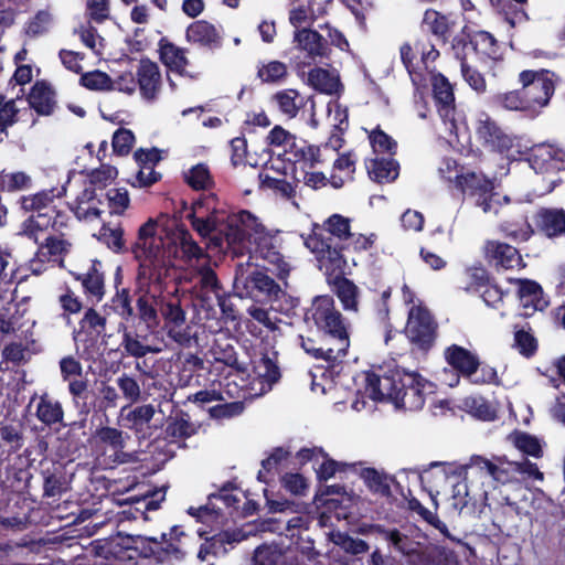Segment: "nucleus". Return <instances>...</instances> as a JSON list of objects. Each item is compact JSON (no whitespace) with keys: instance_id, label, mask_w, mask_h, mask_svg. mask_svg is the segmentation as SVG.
I'll return each mask as SVG.
<instances>
[{"instance_id":"obj_1","label":"nucleus","mask_w":565,"mask_h":565,"mask_svg":"<svg viewBox=\"0 0 565 565\" xmlns=\"http://www.w3.org/2000/svg\"><path fill=\"white\" fill-rule=\"evenodd\" d=\"M131 252L139 263L134 289V296L137 297L136 311L132 318L159 326V309L156 308V297L150 294V287H166L175 279L177 268L163 248L162 237L158 235L157 220L150 217L139 227Z\"/></svg>"},{"instance_id":"obj_2","label":"nucleus","mask_w":565,"mask_h":565,"mask_svg":"<svg viewBox=\"0 0 565 565\" xmlns=\"http://www.w3.org/2000/svg\"><path fill=\"white\" fill-rule=\"evenodd\" d=\"M303 238L305 246L315 255L318 266L330 258H341L358 266V257L371 249L377 235L351 232V220L341 214L330 215L322 224L312 223L310 233Z\"/></svg>"},{"instance_id":"obj_3","label":"nucleus","mask_w":565,"mask_h":565,"mask_svg":"<svg viewBox=\"0 0 565 565\" xmlns=\"http://www.w3.org/2000/svg\"><path fill=\"white\" fill-rule=\"evenodd\" d=\"M431 386L418 372H407L399 366L380 367L379 372L365 373V392L371 399L388 401L408 411L424 407L425 391Z\"/></svg>"},{"instance_id":"obj_4","label":"nucleus","mask_w":565,"mask_h":565,"mask_svg":"<svg viewBox=\"0 0 565 565\" xmlns=\"http://www.w3.org/2000/svg\"><path fill=\"white\" fill-rule=\"evenodd\" d=\"M92 553L106 561L130 562L138 558L153 559L158 564L170 553L167 547L157 543V537L147 535H130L120 532L108 537L98 539L90 543ZM174 552L178 550L174 548Z\"/></svg>"},{"instance_id":"obj_5","label":"nucleus","mask_w":565,"mask_h":565,"mask_svg":"<svg viewBox=\"0 0 565 565\" xmlns=\"http://www.w3.org/2000/svg\"><path fill=\"white\" fill-rule=\"evenodd\" d=\"M54 190L40 191L21 198V207L32 214L21 224L19 235L39 243V235L51 230L61 233L67 227L70 216L54 203Z\"/></svg>"},{"instance_id":"obj_6","label":"nucleus","mask_w":565,"mask_h":565,"mask_svg":"<svg viewBox=\"0 0 565 565\" xmlns=\"http://www.w3.org/2000/svg\"><path fill=\"white\" fill-rule=\"evenodd\" d=\"M305 322L317 327L322 332V341H331L348 352L350 337L342 313L335 308L334 299L329 296H317L305 312Z\"/></svg>"},{"instance_id":"obj_7","label":"nucleus","mask_w":565,"mask_h":565,"mask_svg":"<svg viewBox=\"0 0 565 565\" xmlns=\"http://www.w3.org/2000/svg\"><path fill=\"white\" fill-rule=\"evenodd\" d=\"M456 185L462 194L471 200L484 213L498 214L503 204L510 203L508 195L495 191L494 180L483 173L467 172L456 175Z\"/></svg>"},{"instance_id":"obj_8","label":"nucleus","mask_w":565,"mask_h":565,"mask_svg":"<svg viewBox=\"0 0 565 565\" xmlns=\"http://www.w3.org/2000/svg\"><path fill=\"white\" fill-rule=\"evenodd\" d=\"M266 231L264 224L256 215L247 210L226 214L223 224V235L215 237V247L241 248L250 241L253 235H262Z\"/></svg>"},{"instance_id":"obj_9","label":"nucleus","mask_w":565,"mask_h":565,"mask_svg":"<svg viewBox=\"0 0 565 565\" xmlns=\"http://www.w3.org/2000/svg\"><path fill=\"white\" fill-rule=\"evenodd\" d=\"M117 169L109 164H102L100 168L89 172L88 184L70 206L78 221L92 222L102 216L103 211H98L97 207H85L81 204L96 199L97 192L104 195L106 188L117 178Z\"/></svg>"},{"instance_id":"obj_10","label":"nucleus","mask_w":565,"mask_h":565,"mask_svg":"<svg viewBox=\"0 0 565 565\" xmlns=\"http://www.w3.org/2000/svg\"><path fill=\"white\" fill-rule=\"evenodd\" d=\"M353 267L351 262L341 258H330L324 262L323 266L318 268L326 275L327 281L333 287V291L342 303L345 311H359V287L349 278L345 277L350 274Z\"/></svg>"},{"instance_id":"obj_11","label":"nucleus","mask_w":565,"mask_h":565,"mask_svg":"<svg viewBox=\"0 0 565 565\" xmlns=\"http://www.w3.org/2000/svg\"><path fill=\"white\" fill-rule=\"evenodd\" d=\"M216 195L202 196L193 202L188 218L193 230L203 238L209 237L215 246V237L223 235L225 211L216 207Z\"/></svg>"},{"instance_id":"obj_12","label":"nucleus","mask_w":565,"mask_h":565,"mask_svg":"<svg viewBox=\"0 0 565 565\" xmlns=\"http://www.w3.org/2000/svg\"><path fill=\"white\" fill-rule=\"evenodd\" d=\"M555 73L546 68L524 70L519 74V83L532 111L548 105L555 92Z\"/></svg>"},{"instance_id":"obj_13","label":"nucleus","mask_w":565,"mask_h":565,"mask_svg":"<svg viewBox=\"0 0 565 565\" xmlns=\"http://www.w3.org/2000/svg\"><path fill=\"white\" fill-rule=\"evenodd\" d=\"M405 334L418 351L426 354L435 345L438 323L427 308L413 306L408 311Z\"/></svg>"},{"instance_id":"obj_14","label":"nucleus","mask_w":565,"mask_h":565,"mask_svg":"<svg viewBox=\"0 0 565 565\" xmlns=\"http://www.w3.org/2000/svg\"><path fill=\"white\" fill-rule=\"evenodd\" d=\"M294 50L299 52L294 60L298 68L329 61L331 49L327 39L317 30L302 28L294 32Z\"/></svg>"},{"instance_id":"obj_15","label":"nucleus","mask_w":565,"mask_h":565,"mask_svg":"<svg viewBox=\"0 0 565 565\" xmlns=\"http://www.w3.org/2000/svg\"><path fill=\"white\" fill-rule=\"evenodd\" d=\"M234 287L257 302H273L284 294L280 286L265 271L254 268L235 276Z\"/></svg>"},{"instance_id":"obj_16","label":"nucleus","mask_w":565,"mask_h":565,"mask_svg":"<svg viewBox=\"0 0 565 565\" xmlns=\"http://www.w3.org/2000/svg\"><path fill=\"white\" fill-rule=\"evenodd\" d=\"M488 466H491V460L481 455H472L465 465L455 463L458 484L466 486L468 494H489L492 475Z\"/></svg>"},{"instance_id":"obj_17","label":"nucleus","mask_w":565,"mask_h":565,"mask_svg":"<svg viewBox=\"0 0 565 565\" xmlns=\"http://www.w3.org/2000/svg\"><path fill=\"white\" fill-rule=\"evenodd\" d=\"M420 490L426 494H440L448 487L451 488L452 494H468L466 486L458 484L455 462H431L427 469L420 471Z\"/></svg>"},{"instance_id":"obj_18","label":"nucleus","mask_w":565,"mask_h":565,"mask_svg":"<svg viewBox=\"0 0 565 565\" xmlns=\"http://www.w3.org/2000/svg\"><path fill=\"white\" fill-rule=\"evenodd\" d=\"M475 131L480 145L491 152L507 154L514 146V138L487 113L480 114Z\"/></svg>"},{"instance_id":"obj_19","label":"nucleus","mask_w":565,"mask_h":565,"mask_svg":"<svg viewBox=\"0 0 565 565\" xmlns=\"http://www.w3.org/2000/svg\"><path fill=\"white\" fill-rule=\"evenodd\" d=\"M28 407H34V417L45 427L66 426L62 403L47 391L42 393L34 392Z\"/></svg>"},{"instance_id":"obj_20","label":"nucleus","mask_w":565,"mask_h":565,"mask_svg":"<svg viewBox=\"0 0 565 565\" xmlns=\"http://www.w3.org/2000/svg\"><path fill=\"white\" fill-rule=\"evenodd\" d=\"M167 497H127L125 500H117L118 505L126 507L119 514L122 520L151 522L158 519L161 504Z\"/></svg>"},{"instance_id":"obj_21","label":"nucleus","mask_w":565,"mask_h":565,"mask_svg":"<svg viewBox=\"0 0 565 565\" xmlns=\"http://www.w3.org/2000/svg\"><path fill=\"white\" fill-rule=\"evenodd\" d=\"M484 258L497 270L524 268L526 266L516 247L500 241H487Z\"/></svg>"},{"instance_id":"obj_22","label":"nucleus","mask_w":565,"mask_h":565,"mask_svg":"<svg viewBox=\"0 0 565 565\" xmlns=\"http://www.w3.org/2000/svg\"><path fill=\"white\" fill-rule=\"evenodd\" d=\"M136 77L141 97L147 102H154L162 87L159 65L147 56L141 57Z\"/></svg>"},{"instance_id":"obj_23","label":"nucleus","mask_w":565,"mask_h":565,"mask_svg":"<svg viewBox=\"0 0 565 565\" xmlns=\"http://www.w3.org/2000/svg\"><path fill=\"white\" fill-rule=\"evenodd\" d=\"M444 359L463 379L472 380L478 374L481 361L476 352L459 344H451L444 350Z\"/></svg>"},{"instance_id":"obj_24","label":"nucleus","mask_w":565,"mask_h":565,"mask_svg":"<svg viewBox=\"0 0 565 565\" xmlns=\"http://www.w3.org/2000/svg\"><path fill=\"white\" fill-rule=\"evenodd\" d=\"M534 230L542 236L554 239L565 236V210L540 207L533 215Z\"/></svg>"},{"instance_id":"obj_25","label":"nucleus","mask_w":565,"mask_h":565,"mask_svg":"<svg viewBox=\"0 0 565 565\" xmlns=\"http://www.w3.org/2000/svg\"><path fill=\"white\" fill-rule=\"evenodd\" d=\"M355 473H352L351 484L355 480H362L365 487L373 494H393L392 476L383 469L364 467V462H355Z\"/></svg>"},{"instance_id":"obj_26","label":"nucleus","mask_w":565,"mask_h":565,"mask_svg":"<svg viewBox=\"0 0 565 565\" xmlns=\"http://www.w3.org/2000/svg\"><path fill=\"white\" fill-rule=\"evenodd\" d=\"M107 320L93 307L85 310L78 321V330H74L75 341L84 343L85 348L93 347L106 329Z\"/></svg>"},{"instance_id":"obj_27","label":"nucleus","mask_w":565,"mask_h":565,"mask_svg":"<svg viewBox=\"0 0 565 565\" xmlns=\"http://www.w3.org/2000/svg\"><path fill=\"white\" fill-rule=\"evenodd\" d=\"M287 161L299 166L302 171L312 170L326 160L322 158L321 148L309 143L305 139L291 141L286 150Z\"/></svg>"},{"instance_id":"obj_28","label":"nucleus","mask_w":565,"mask_h":565,"mask_svg":"<svg viewBox=\"0 0 565 565\" xmlns=\"http://www.w3.org/2000/svg\"><path fill=\"white\" fill-rule=\"evenodd\" d=\"M514 281L519 286L518 297L526 310L525 316H531L535 311H543L548 307L550 300L537 281L527 278H518Z\"/></svg>"},{"instance_id":"obj_29","label":"nucleus","mask_w":565,"mask_h":565,"mask_svg":"<svg viewBox=\"0 0 565 565\" xmlns=\"http://www.w3.org/2000/svg\"><path fill=\"white\" fill-rule=\"evenodd\" d=\"M158 53L160 62L169 71L180 76L188 75L186 67L190 65V61L186 56V49L180 47L167 36H162L158 42Z\"/></svg>"},{"instance_id":"obj_30","label":"nucleus","mask_w":565,"mask_h":565,"mask_svg":"<svg viewBox=\"0 0 565 565\" xmlns=\"http://www.w3.org/2000/svg\"><path fill=\"white\" fill-rule=\"evenodd\" d=\"M32 497H0V530L23 531L24 503Z\"/></svg>"},{"instance_id":"obj_31","label":"nucleus","mask_w":565,"mask_h":565,"mask_svg":"<svg viewBox=\"0 0 565 565\" xmlns=\"http://www.w3.org/2000/svg\"><path fill=\"white\" fill-rule=\"evenodd\" d=\"M185 39L190 43L199 44L209 50H216L222 46V36L216 28L206 20L192 22L185 31Z\"/></svg>"},{"instance_id":"obj_32","label":"nucleus","mask_w":565,"mask_h":565,"mask_svg":"<svg viewBox=\"0 0 565 565\" xmlns=\"http://www.w3.org/2000/svg\"><path fill=\"white\" fill-rule=\"evenodd\" d=\"M290 457L291 451L288 448L281 446L274 447L269 455L262 460V468L257 473V480L267 487H273L276 483V477L280 473V469Z\"/></svg>"},{"instance_id":"obj_33","label":"nucleus","mask_w":565,"mask_h":565,"mask_svg":"<svg viewBox=\"0 0 565 565\" xmlns=\"http://www.w3.org/2000/svg\"><path fill=\"white\" fill-rule=\"evenodd\" d=\"M452 26L454 22L446 14L431 8L425 10L422 28L434 35L439 44L446 45L449 42Z\"/></svg>"},{"instance_id":"obj_34","label":"nucleus","mask_w":565,"mask_h":565,"mask_svg":"<svg viewBox=\"0 0 565 565\" xmlns=\"http://www.w3.org/2000/svg\"><path fill=\"white\" fill-rule=\"evenodd\" d=\"M23 530L30 526H49L54 524L52 514V502L38 501L34 497L26 499L24 503Z\"/></svg>"},{"instance_id":"obj_35","label":"nucleus","mask_w":565,"mask_h":565,"mask_svg":"<svg viewBox=\"0 0 565 565\" xmlns=\"http://www.w3.org/2000/svg\"><path fill=\"white\" fill-rule=\"evenodd\" d=\"M32 473L28 468L9 466L4 478H0L1 494H29Z\"/></svg>"},{"instance_id":"obj_36","label":"nucleus","mask_w":565,"mask_h":565,"mask_svg":"<svg viewBox=\"0 0 565 565\" xmlns=\"http://www.w3.org/2000/svg\"><path fill=\"white\" fill-rule=\"evenodd\" d=\"M299 342L301 348L306 351V353L310 354L312 358L317 360H323L329 364H333L340 358H343L347 352L339 348L331 341H322V335L318 341L312 338H305L303 335H299Z\"/></svg>"},{"instance_id":"obj_37","label":"nucleus","mask_w":565,"mask_h":565,"mask_svg":"<svg viewBox=\"0 0 565 565\" xmlns=\"http://www.w3.org/2000/svg\"><path fill=\"white\" fill-rule=\"evenodd\" d=\"M370 179L379 184L391 183L398 178L399 163L394 158L376 157L365 162Z\"/></svg>"},{"instance_id":"obj_38","label":"nucleus","mask_w":565,"mask_h":565,"mask_svg":"<svg viewBox=\"0 0 565 565\" xmlns=\"http://www.w3.org/2000/svg\"><path fill=\"white\" fill-rule=\"evenodd\" d=\"M200 424L191 420L189 413L179 411L167 420L166 436L171 441L185 440L199 433Z\"/></svg>"},{"instance_id":"obj_39","label":"nucleus","mask_w":565,"mask_h":565,"mask_svg":"<svg viewBox=\"0 0 565 565\" xmlns=\"http://www.w3.org/2000/svg\"><path fill=\"white\" fill-rule=\"evenodd\" d=\"M24 446L23 426L19 423L0 422V456L10 457Z\"/></svg>"},{"instance_id":"obj_40","label":"nucleus","mask_w":565,"mask_h":565,"mask_svg":"<svg viewBox=\"0 0 565 565\" xmlns=\"http://www.w3.org/2000/svg\"><path fill=\"white\" fill-rule=\"evenodd\" d=\"M322 462L316 468V477L319 483H324L329 479L338 476L341 481L351 480L352 473H355V462H344L332 459L328 452L322 455Z\"/></svg>"},{"instance_id":"obj_41","label":"nucleus","mask_w":565,"mask_h":565,"mask_svg":"<svg viewBox=\"0 0 565 565\" xmlns=\"http://www.w3.org/2000/svg\"><path fill=\"white\" fill-rule=\"evenodd\" d=\"M431 85L438 111L443 116L447 117L455 110V94L452 85L441 73H437L431 76Z\"/></svg>"},{"instance_id":"obj_42","label":"nucleus","mask_w":565,"mask_h":565,"mask_svg":"<svg viewBox=\"0 0 565 565\" xmlns=\"http://www.w3.org/2000/svg\"><path fill=\"white\" fill-rule=\"evenodd\" d=\"M28 103L38 115L50 116L55 107L54 93L46 82L39 81L32 86Z\"/></svg>"},{"instance_id":"obj_43","label":"nucleus","mask_w":565,"mask_h":565,"mask_svg":"<svg viewBox=\"0 0 565 565\" xmlns=\"http://www.w3.org/2000/svg\"><path fill=\"white\" fill-rule=\"evenodd\" d=\"M100 262L94 260L87 273L74 274V278L81 281L86 296L94 298L99 302L105 295L104 274L97 268Z\"/></svg>"},{"instance_id":"obj_44","label":"nucleus","mask_w":565,"mask_h":565,"mask_svg":"<svg viewBox=\"0 0 565 565\" xmlns=\"http://www.w3.org/2000/svg\"><path fill=\"white\" fill-rule=\"evenodd\" d=\"M488 106L510 111H532L521 88L495 93L488 97Z\"/></svg>"},{"instance_id":"obj_45","label":"nucleus","mask_w":565,"mask_h":565,"mask_svg":"<svg viewBox=\"0 0 565 565\" xmlns=\"http://www.w3.org/2000/svg\"><path fill=\"white\" fill-rule=\"evenodd\" d=\"M96 510H89L83 508L77 502H73L71 500H65L62 503H56L55 505L52 503V514L53 520L55 521H63L68 520L72 518L70 522H67L66 525L76 523V522H84L92 518L95 513H97Z\"/></svg>"},{"instance_id":"obj_46","label":"nucleus","mask_w":565,"mask_h":565,"mask_svg":"<svg viewBox=\"0 0 565 565\" xmlns=\"http://www.w3.org/2000/svg\"><path fill=\"white\" fill-rule=\"evenodd\" d=\"M96 436L100 443L108 445L114 449L119 462L124 463L134 461L135 456L132 454L122 451L125 447L122 430L115 427L103 426L96 430Z\"/></svg>"},{"instance_id":"obj_47","label":"nucleus","mask_w":565,"mask_h":565,"mask_svg":"<svg viewBox=\"0 0 565 565\" xmlns=\"http://www.w3.org/2000/svg\"><path fill=\"white\" fill-rule=\"evenodd\" d=\"M38 249L35 252L36 258L41 260H55L58 257H63L68 253L71 244L55 235H47L43 241L39 236Z\"/></svg>"},{"instance_id":"obj_48","label":"nucleus","mask_w":565,"mask_h":565,"mask_svg":"<svg viewBox=\"0 0 565 565\" xmlns=\"http://www.w3.org/2000/svg\"><path fill=\"white\" fill-rule=\"evenodd\" d=\"M470 45L480 58L495 60L500 54V45L497 39L487 31H473L470 33Z\"/></svg>"},{"instance_id":"obj_49","label":"nucleus","mask_w":565,"mask_h":565,"mask_svg":"<svg viewBox=\"0 0 565 565\" xmlns=\"http://www.w3.org/2000/svg\"><path fill=\"white\" fill-rule=\"evenodd\" d=\"M119 401L120 394L117 386L110 385L107 381H100L96 387L92 408L95 413L106 414L107 411L116 408Z\"/></svg>"},{"instance_id":"obj_50","label":"nucleus","mask_w":565,"mask_h":565,"mask_svg":"<svg viewBox=\"0 0 565 565\" xmlns=\"http://www.w3.org/2000/svg\"><path fill=\"white\" fill-rule=\"evenodd\" d=\"M515 461L508 460L507 456H494L491 466H488L492 475V489L498 484H507L518 481V471L514 470Z\"/></svg>"},{"instance_id":"obj_51","label":"nucleus","mask_w":565,"mask_h":565,"mask_svg":"<svg viewBox=\"0 0 565 565\" xmlns=\"http://www.w3.org/2000/svg\"><path fill=\"white\" fill-rule=\"evenodd\" d=\"M503 235L515 243L527 242L535 233L525 214L520 215V221H503L499 226Z\"/></svg>"},{"instance_id":"obj_52","label":"nucleus","mask_w":565,"mask_h":565,"mask_svg":"<svg viewBox=\"0 0 565 565\" xmlns=\"http://www.w3.org/2000/svg\"><path fill=\"white\" fill-rule=\"evenodd\" d=\"M121 282L120 267L117 268L115 285L116 294L113 296L110 302L115 313H117L122 320L129 322L130 318L134 317L132 297L128 288H118Z\"/></svg>"},{"instance_id":"obj_53","label":"nucleus","mask_w":565,"mask_h":565,"mask_svg":"<svg viewBox=\"0 0 565 565\" xmlns=\"http://www.w3.org/2000/svg\"><path fill=\"white\" fill-rule=\"evenodd\" d=\"M288 67L280 61L260 62L257 66V78L263 84L279 85L288 77Z\"/></svg>"},{"instance_id":"obj_54","label":"nucleus","mask_w":565,"mask_h":565,"mask_svg":"<svg viewBox=\"0 0 565 565\" xmlns=\"http://www.w3.org/2000/svg\"><path fill=\"white\" fill-rule=\"evenodd\" d=\"M420 471L413 469L399 470L392 476L393 494H413L416 489H420L422 484Z\"/></svg>"},{"instance_id":"obj_55","label":"nucleus","mask_w":565,"mask_h":565,"mask_svg":"<svg viewBox=\"0 0 565 565\" xmlns=\"http://www.w3.org/2000/svg\"><path fill=\"white\" fill-rule=\"evenodd\" d=\"M20 109L14 98L0 93V142L9 135V129L19 121Z\"/></svg>"},{"instance_id":"obj_56","label":"nucleus","mask_w":565,"mask_h":565,"mask_svg":"<svg viewBox=\"0 0 565 565\" xmlns=\"http://www.w3.org/2000/svg\"><path fill=\"white\" fill-rule=\"evenodd\" d=\"M308 82L316 90L327 95L335 94L341 86L339 77L333 76L328 70L322 67L310 70Z\"/></svg>"},{"instance_id":"obj_57","label":"nucleus","mask_w":565,"mask_h":565,"mask_svg":"<svg viewBox=\"0 0 565 565\" xmlns=\"http://www.w3.org/2000/svg\"><path fill=\"white\" fill-rule=\"evenodd\" d=\"M271 99L276 103L279 111L288 118H295L303 106L299 92L292 88L278 90L273 95Z\"/></svg>"},{"instance_id":"obj_58","label":"nucleus","mask_w":565,"mask_h":565,"mask_svg":"<svg viewBox=\"0 0 565 565\" xmlns=\"http://www.w3.org/2000/svg\"><path fill=\"white\" fill-rule=\"evenodd\" d=\"M173 236V243L179 246L182 259L191 262L203 257V249L193 239L189 230L183 226L178 227Z\"/></svg>"},{"instance_id":"obj_59","label":"nucleus","mask_w":565,"mask_h":565,"mask_svg":"<svg viewBox=\"0 0 565 565\" xmlns=\"http://www.w3.org/2000/svg\"><path fill=\"white\" fill-rule=\"evenodd\" d=\"M185 536V533L182 531L181 526L173 525L170 529L169 534L162 533L160 535V540L157 539V543H160V545L167 550L175 548L178 552L170 551L171 553L168 554V557L163 561V563L171 562V561H182L185 556V552L182 550L180 542L181 539Z\"/></svg>"},{"instance_id":"obj_60","label":"nucleus","mask_w":565,"mask_h":565,"mask_svg":"<svg viewBox=\"0 0 565 565\" xmlns=\"http://www.w3.org/2000/svg\"><path fill=\"white\" fill-rule=\"evenodd\" d=\"M115 383L120 398L127 402V406H131L141 399V386L135 376L124 372L116 377Z\"/></svg>"},{"instance_id":"obj_61","label":"nucleus","mask_w":565,"mask_h":565,"mask_svg":"<svg viewBox=\"0 0 565 565\" xmlns=\"http://www.w3.org/2000/svg\"><path fill=\"white\" fill-rule=\"evenodd\" d=\"M212 353L216 362H221L224 365L235 370L237 373H244L246 367L238 361L237 352L235 347L228 342L215 341Z\"/></svg>"},{"instance_id":"obj_62","label":"nucleus","mask_w":565,"mask_h":565,"mask_svg":"<svg viewBox=\"0 0 565 565\" xmlns=\"http://www.w3.org/2000/svg\"><path fill=\"white\" fill-rule=\"evenodd\" d=\"M159 312L167 327H181L185 322V311L178 298H162L159 303Z\"/></svg>"},{"instance_id":"obj_63","label":"nucleus","mask_w":565,"mask_h":565,"mask_svg":"<svg viewBox=\"0 0 565 565\" xmlns=\"http://www.w3.org/2000/svg\"><path fill=\"white\" fill-rule=\"evenodd\" d=\"M142 337H134L126 332H122V338L120 342V347L122 348V352L127 356L140 359L146 356L148 353L158 352V349L150 345L146 340H141Z\"/></svg>"},{"instance_id":"obj_64","label":"nucleus","mask_w":565,"mask_h":565,"mask_svg":"<svg viewBox=\"0 0 565 565\" xmlns=\"http://www.w3.org/2000/svg\"><path fill=\"white\" fill-rule=\"evenodd\" d=\"M186 184L195 191L209 190L214 185L213 178L206 164L198 163L185 174Z\"/></svg>"}]
</instances>
